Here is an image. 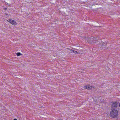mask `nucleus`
Listing matches in <instances>:
<instances>
[{"mask_svg":"<svg viewBox=\"0 0 120 120\" xmlns=\"http://www.w3.org/2000/svg\"><path fill=\"white\" fill-rule=\"evenodd\" d=\"M101 45L102 46V47H100V49H102L103 48H104L106 47V43H104L103 42L101 44Z\"/></svg>","mask_w":120,"mask_h":120,"instance_id":"nucleus-5","label":"nucleus"},{"mask_svg":"<svg viewBox=\"0 0 120 120\" xmlns=\"http://www.w3.org/2000/svg\"><path fill=\"white\" fill-rule=\"evenodd\" d=\"M118 111L116 109L112 110L110 113V115L111 117L114 118L116 117L118 115Z\"/></svg>","mask_w":120,"mask_h":120,"instance_id":"nucleus-1","label":"nucleus"},{"mask_svg":"<svg viewBox=\"0 0 120 120\" xmlns=\"http://www.w3.org/2000/svg\"><path fill=\"white\" fill-rule=\"evenodd\" d=\"M73 53H78V52L76 51L73 50Z\"/></svg>","mask_w":120,"mask_h":120,"instance_id":"nucleus-9","label":"nucleus"},{"mask_svg":"<svg viewBox=\"0 0 120 120\" xmlns=\"http://www.w3.org/2000/svg\"><path fill=\"white\" fill-rule=\"evenodd\" d=\"M87 41L88 42L90 43H92L93 42V40L92 39V38L90 37L88 38Z\"/></svg>","mask_w":120,"mask_h":120,"instance_id":"nucleus-6","label":"nucleus"},{"mask_svg":"<svg viewBox=\"0 0 120 120\" xmlns=\"http://www.w3.org/2000/svg\"><path fill=\"white\" fill-rule=\"evenodd\" d=\"M119 106H120V104H119Z\"/></svg>","mask_w":120,"mask_h":120,"instance_id":"nucleus-12","label":"nucleus"},{"mask_svg":"<svg viewBox=\"0 0 120 120\" xmlns=\"http://www.w3.org/2000/svg\"><path fill=\"white\" fill-rule=\"evenodd\" d=\"M7 21L8 22H10L12 24L15 25H16V23L15 21L14 20H12L11 19H8Z\"/></svg>","mask_w":120,"mask_h":120,"instance_id":"nucleus-3","label":"nucleus"},{"mask_svg":"<svg viewBox=\"0 0 120 120\" xmlns=\"http://www.w3.org/2000/svg\"><path fill=\"white\" fill-rule=\"evenodd\" d=\"M13 120H17V119H14Z\"/></svg>","mask_w":120,"mask_h":120,"instance_id":"nucleus-11","label":"nucleus"},{"mask_svg":"<svg viewBox=\"0 0 120 120\" xmlns=\"http://www.w3.org/2000/svg\"><path fill=\"white\" fill-rule=\"evenodd\" d=\"M118 105V103L116 102H113L112 105V109H115L117 107Z\"/></svg>","mask_w":120,"mask_h":120,"instance_id":"nucleus-2","label":"nucleus"},{"mask_svg":"<svg viewBox=\"0 0 120 120\" xmlns=\"http://www.w3.org/2000/svg\"><path fill=\"white\" fill-rule=\"evenodd\" d=\"M84 88L87 89L88 90H90V89H93L94 88V87L93 86H92L88 85H86V86H84Z\"/></svg>","mask_w":120,"mask_h":120,"instance_id":"nucleus-4","label":"nucleus"},{"mask_svg":"<svg viewBox=\"0 0 120 120\" xmlns=\"http://www.w3.org/2000/svg\"><path fill=\"white\" fill-rule=\"evenodd\" d=\"M16 55H17V56H20L21 55V54L20 52H17L16 53Z\"/></svg>","mask_w":120,"mask_h":120,"instance_id":"nucleus-8","label":"nucleus"},{"mask_svg":"<svg viewBox=\"0 0 120 120\" xmlns=\"http://www.w3.org/2000/svg\"><path fill=\"white\" fill-rule=\"evenodd\" d=\"M98 38L97 37H94V38H92V39L93 40V42H94V40H97L98 41Z\"/></svg>","mask_w":120,"mask_h":120,"instance_id":"nucleus-7","label":"nucleus"},{"mask_svg":"<svg viewBox=\"0 0 120 120\" xmlns=\"http://www.w3.org/2000/svg\"><path fill=\"white\" fill-rule=\"evenodd\" d=\"M69 50L70 51V52H71L72 53H73V50L71 49H69Z\"/></svg>","mask_w":120,"mask_h":120,"instance_id":"nucleus-10","label":"nucleus"}]
</instances>
